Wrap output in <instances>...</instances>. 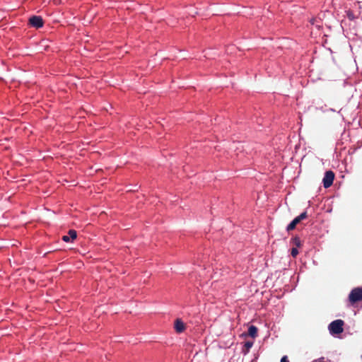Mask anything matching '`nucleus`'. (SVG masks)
<instances>
[{"label":"nucleus","instance_id":"nucleus-1","mask_svg":"<svg viewBox=\"0 0 362 362\" xmlns=\"http://www.w3.org/2000/svg\"><path fill=\"white\" fill-rule=\"evenodd\" d=\"M344 321L342 320H336L332 321L328 326L329 333L332 335L339 334L343 332Z\"/></svg>","mask_w":362,"mask_h":362},{"label":"nucleus","instance_id":"nucleus-2","mask_svg":"<svg viewBox=\"0 0 362 362\" xmlns=\"http://www.w3.org/2000/svg\"><path fill=\"white\" fill-rule=\"evenodd\" d=\"M349 300L351 303H355L362 299V288H354L349 296Z\"/></svg>","mask_w":362,"mask_h":362},{"label":"nucleus","instance_id":"nucleus-3","mask_svg":"<svg viewBox=\"0 0 362 362\" xmlns=\"http://www.w3.org/2000/svg\"><path fill=\"white\" fill-rule=\"evenodd\" d=\"M334 174L332 171H326L322 179V183L325 188L329 187L334 181Z\"/></svg>","mask_w":362,"mask_h":362},{"label":"nucleus","instance_id":"nucleus-4","mask_svg":"<svg viewBox=\"0 0 362 362\" xmlns=\"http://www.w3.org/2000/svg\"><path fill=\"white\" fill-rule=\"evenodd\" d=\"M30 24L37 28L43 26V20L39 16H33L29 19Z\"/></svg>","mask_w":362,"mask_h":362},{"label":"nucleus","instance_id":"nucleus-5","mask_svg":"<svg viewBox=\"0 0 362 362\" xmlns=\"http://www.w3.org/2000/svg\"><path fill=\"white\" fill-rule=\"evenodd\" d=\"M185 325L180 318L176 319L175 321L174 328L177 333H182L185 329Z\"/></svg>","mask_w":362,"mask_h":362},{"label":"nucleus","instance_id":"nucleus-6","mask_svg":"<svg viewBox=\"0 0 362 362\" xmlns=\"http://www.w3.org/2000/svg\"><path fill=\"white\" fill-rule=\"evenodd\" d=\"M76 237H77L76 231L75 230H69L68 235H64L62 237V240L66 243H69V242H70L71 240H75L76 238Z\"/></svg>","mask_w":362,"mask_h":362},{"label":"nucleus","instance_id":"nucleus-7","mask_svg":"<svg viewBox=\"0 0 362 362\" xmlns=\"http://www.w3.org/2000/svg\"><path fill=\"white\" fill-rule=\"evenodd\" d=\"M300 223L299 221L296 218H295L286 227V230L288 231L293 230L296 227V226Z\"/></svg>","mask_w":362,"mask_h":362},{"label":"nucleus","instance_id":"nucleus-8","mask_svg":"<svg viewBox=\"0 0 362 362\" xmlns=\"http://www.w3.org/2000/svg\"><path fill=\"white\" fill-rule=\"evenodd\" d=\"M257 328L254 325H251L248 329V334H250V336H251L252 337H255L257 336Z\"/></svg>","mask_w":362,"mask_h":362},{"label":"nucleus","instance_id":"nucleus-9","mask_svg":"<svg viewBox=\"0 0 362 362\" xmlns=\"http://www.w3.org/2000/svg\"><path fill=\"white\" fill-rule=\"evenodd\" d=\"M346 16L351 21H354V20H355L357 18L354 15V12L350 11V10L346 11Z\"/></svg>","mask_w":362,"mask_h":362},{"label":"nucleus","instance_id":"nucleus-10","mask_svg":"<svg viewBox=\"0 0 362 362\" xmlns=\"http://www.w3.org/2000/svg\"><path fill=\"white\" fill-rule=\"evenodd\" d=\"M292 241H293V243L296 247H300L301 245V241L298 237H295L294 238L292 239Z\"/></svg>","mask_w":362,"mask_h":362},{"label":"nucleus","instance_id":"nucleus-11","mask_svg":"<svg viewBox=\"0 0 362 362\" xmlns=\"http://www.w3.org/2000/svg\"><path fill=\"white\" fill-rule=\"evenodd\" d=\"M307 216H307L306 211H304V212L301 213L299 216H298L296 218L298 219V221H299L300 222L302 220L306 218Z\"/></svg>","mask_w":362,"mask_h":362},{"label":"nucleus","instance_id":"nucleus-12","mask_svg":"<svg viewBox=\"0 0 362 362\" xmlns=\"http://www.w3.org/2000/svg\"><path fill=\"white\" fill-rule=\"evenodd\" d=\"M298 254V250L296 247H293L291 250V255L293 257H296Z\"/></svg>","mask_w":362,"mask_h":362},{"label":"nucleus","instance_id":"nucleus-13","mask_svg":"<svg viewBox=\"0 0 362 362\" xmlns=\"http://www.w3.org/2000/svg\"><path fill=\"white\" fill-rule=\"evenodd\" d=\"M252 346V342H250V341H247L245 344V346L247 348V349H250Z\"/></svg>","mask_w":362,"mask_h":362},{"label":"nucleus","instance_id":"nucleus-14","mask_svg":"<svg viewBox=\"0 0 362 362\" xmlns=\"http://www.w3.org/2000/svg\"><path fill=\"white\" fill-rule=\"evenodd\" d=\"M281 362H289V360L286 356H284L281 359Z\"/></svg>","mask_w":362,"mask_h":362},{"label":"nucleus","instance_id":"nucleus-15","mask_svg":"<svg viewBox=\"0 0 362 362\" xmlns=\"http://www.w3.org/2000/svg\"><path fill=\"white\" fill-rule=\"evenodd\" d=\"M310 23H311V24H314V20H312V21H310Z\"/></svg>","mask_w":362,"mask_h":362}]
</instances>
